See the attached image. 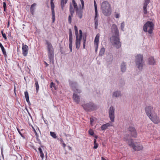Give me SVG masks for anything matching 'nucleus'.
I'll use <instances>...</instances> for the list:
<instances>
[{"instance_id": "obj_1", "label": "nucleus", "mask_w": 160, "mask_h": 160, "mask_svg": "<svg viewBox=\"0 0 160 160\" xmlns=\"http://www.w3.org/2000/svg\"><path fill=\"white\" fill-rule=\"evenodd\" d=\"M101 8L102 12L105 16H109L111 14V9L109 3L107 1H105L101 4Z\"/></svg>"}, {"instance_id": "obj_2", "label": "nucleus", "mask_w": 160, "mask_h": 160, "mask_svg": "<svg viewBox=\"0 0 160 160\" xmlns=\"http://www.w3.org/2000/svg\"><path fill=\"white\" fill-rule=\"evenodd\" d=\"M45 44L47 45L48 56L50 62H54V49L53 46L47 40H45Z\"/></svg>"}, {"instance_id": "obj_3", "label": "nucleus", "mask_w": 160, "mask_h": 160, "mask_svg": "<svg viewBox=\"0 0 160 160\" xmlns=\"http://www.w3.org/2000/svg\"><path fill=\"white\" fill-rule=\"evenodd\" d=\"M82 106L86 112H91L96 110L97 108V105L91 102L84 103L82 105Z\"/></svg>"}, {"instance_id": "obj_4", "label": "nucleus", "mask_w": 160, "mask_h": 160, "mask_svg": "<svg viewBox=\"0 0 160 160\" xmlns=\"http://www.w3.org/2000/svg\"><path fill=\"white\" fill-rule=\"evenodd\" d=\"M154 27V24L152 22L148 21L144 25L143 30L144 32H148L151 34L153 32Z\"/></svg>"}, {"instance_id": "obj_5", "label": "nucleus", "mask_w": 160, "mask_h": 160, "mask_svg": "<svg viewBox=\"0 0 160 160\" xmlns=\"http://www.w3.org/2000/svg\"><path fill=\"white\" fill-rule=\"evenodd\" d=\"M143 56L141 54H138L135 57V62L136 65L139 70H141L142 69V67L144 64L143 61Z\"/></svg>"}, {"instance_id": "obj_6", "label": "nucleus", "mask_w": 160, "mask_h": 160, "mask_svg": "<svg viewBox=\"0 0 160 160\" xmlns=\"http://www.w3.org/2000/svg\"><path fill=\"white\" fill-rule=\"evenodd\" d=\"M111 42L115 45L117 48H119L121 46L120 42L119 36L113 35L110 38Z\"/></svg>"}, {"instance_id": "obj_7", "label": "nucleus", "mask_w": 160, "mask_h": 160, "mask_svg": "<svg viewBox=\"0 0 160 160\" xmlns=\"http://www.w3.org/2000/svg\"><path fill=\"white\" fill-rule=\"evenodd\" d=\"M131 140V143H129V145L132 147L135 151H138L142 150L143 147L142 145L137 143H134L133 141Z\"/></svg>"}, {"instance_id": "obj_8", "label": "nucleus", "mask_w": 160, "mask_h": 160, "mask_svg": "<svg viewBox=\"0 0 160 160\" xmlns=\"http://www.w3.org/2000/svg\"><path fill=\"white\" fill-rule=\"evenodd\" d=\"M108 115L111 121L112 122L114 121L115 118V108L112 106L108 109Z\"/></svg>"}, {"instance_id": "obj_9", "label": "nucleus", "mask_w": 160, "mask_h": 160, "mask_svg": "<svg viewBox=\"0 0 160 160\" xmlns=\"http://www.w3.org/2000/svg\"><path fill=\"white\" fill-rule=\"evenodd\" d=\"M149 118L155 124H158L160 122L159 117L157 116V114L155 112L149 117Z\"/></svg>"}, {"instance_id": "obj_10", "label": "nucleus", "mask_w": 160, "mask_h": 160, "mask_svg": "<svg viewBox=\"0 0 160 160\" xmlns=\"http://www.w3.org/2000/svg\"><path fill=\"white\" fill-rule=\"evenodd\" d=\"M153 109V107L152 106H148L145 107V110L147 115L148 117L155 112Z\"/></svg>"}, {"instance_id": "obj_11", "label": "nucleus", "mask_w": 160, "mask_h": 160, "mask_svg": "<svg viewBox=\"0 0 160 160\" xmlns=\"http://www.w3.org/2000/svg\"><path fill=\"white\" fill-rule=\"evenodd\" d=\"M94 6L95 8V16L94 18V22L95 25V28L97 29L98 26V10L97 4L95 0L94 1Z\"/></svg>"}, {"instance_id": "obj_12", "label": "nucleus", "mask_w": 160, "mask_h": 160, "mask_svg": "<svg viewBox=\"0 0 160 160\" xmlns=\"http://www.w3.org/2000/svg\"><path fill=\"white\" fill-rule=\"evenodd\" d=\"M111 31L113 35L119 36V30L115 24H113L112 26Z\"/></svg>"}, {"instance_id": "obj_13", "label": "nucleus", "mask_w": 160, "mask_h": 160, "mask_svg": "<svg viewBox=\"0 0 160 160\" xmlns=\"http://www.w3.org/2000/svg\"><path fill=\"white\" fill-rule=\"evenodd\" d=\"M22 53L24 56L27 55L28 52V47L26 45H24L23 43L22 44Z\"/></svg>"}, {"instance_id": "obj_14", "label": "nucleus", "mask_w": 160, "mask_h": 160, "mask_svg": "<svg viewBox=\"0 0 160 160\" xmlns=\"http://www.w3.org/2000/svg\"><path fill=\"white\" fill-rule=\"evenodd\" d=\"M53 1H52L51 0L50 1L51 6L52 15V22H54L55 19V14L54 10V4L53 2Z\"/></svg>"}, {"instance_id": "obj_15", "label": "nucleus", "mask_w": 160, "mask_h": 160, "mask_svg": "<svg viewBox=\"0 0 160 160\" xmlns=\"http://www.w3.org/2000/svg\"><path fill=\"white\" fill-rule=\"evenodd\" d=\"M128 131L131 132V134L132 137L136 138L137 136V134L136 130L134 127L130 126L128 128Z\"/></svg>"}, {"instance_id": "obj_16", "label": "nucleus", "mask_w": 160, "mask_h": 160, "mask_svg": "<svg viewBox=\"0 0 160 160\" xmlns=\"http://www.w3.org/2000/svg\"><path fill=\"white\" fill-rule=\"evenodd\" d=\"M73 99L77 104H78L80 102V96L77 94L74 93L73 95Z\"/></svg>"}, {"instance_id": "obj_17", "label": "nucleus", "mask_w": 160, "mask_h": 160, "mask_svg": "<svg viewBox=\"0 0 160 160\" xmlns=\"http://www.w3.org/2000/svg\"><path fill=\"white\" fill-rule=\"evenodd\" d=\"M122 95L121 91L119 90H117L114 91L112 94V98H118L121 96Z\"/></svg>"}, {"instance_id": "obj_18", "label": "nucleus", "mask_w": 160, "mask_h": 160, "mask_svg": "<svg viewBox=\"0 0 160 160\" xmlns=\"http://www.w3.org/2000/svg\"><path fill=\"white\" fill-rule=\"evenodd\" d=\"M82 9H78L76 10V15L80 19L82 18V16L83 11Z\"/></svg>"}, {"instance_id": "obj_19", "label": "nucleus", "mask_w": 160, "mask_h": 160, "mask_svg": "<svg viewBox=\"0 0 160 160\" xmlns=\"http://www.w3.org/2000/svg\"><path fill=\"white\" fill-rule=\"evenodd\" d=\"M148 64L150 65H154L156 64L155 61L152 57H150L148 59Z\"/></svg>"}, {"instance_id": "obj_20", "label": "nucleus", "mask_w": 160, "mask_h": 160, "mask_svg": "<svg viewBox=\"0 0 160 160\" xmlns=\"http://www.w3.org/2000/svg\"><path fill=\"white\" fill-rule=\"evenodd\" d=\"M69 83L70 86L72 88L73 90L76 88L77 84L76 82L69 80Z\"/></svg>"}, {"instance_id": "obj_21", "label": "nucleus", "mask_w": 160, "mask_h": 160, "mask_svg": "<svg viewBox=\"0 0 160 160\" xmlns=\"http://www.w3.org/2000/svg\"><path fill=\"white\" fill-rule=\"evenodd\" d=\"M124 139L125 141L127 142V143L129 144V143H131V140H132V141H133L132 139L130 138V137L128 135L126 134L125 135L124 137Z\"/></svg>"}, {"instance_id": "obj_22", "label": "nucleus", "mask_w": 160, "mask_h": 160, "mask_svg": "<svg viewBox=\"0 0 160 160\" xmlns=\"http://www.w3.org/2000/svg\"><path fill=\"white\" fill-rule=\"evenodd\" d=\"M81 41L79 40L78 39L77 37V39H76L75 41V46L76 48L77 49H78L80 46Z\"/></svg>"}, {"instance_id": "obj_23", "label": "nucleus", "mask_w": 160, "mask_h": 160, "mask_svg": "<svg viewBox=\"0 0 160 160\" xmlns=\"http://www.w3.org/2000/svg\"><path fill=\"white\" fill-rule=\"evenodd\" d=\"M111 126V124L109 123H107L103 124L101 127V129L102 130H104L107 128Z\"/></svg>"}, {"instance_id": "obj_24", "label": "nucleus", "mask_w": 160, "mask_h": 160, "mask_svg": "<svg viewBox=\"0 0 160 160\" xmlns=\"http://www.w3.org/2000/svg\"><path fill=\"white\" fill-rule=\"evenodd\" d=\"M99 38V34H98L96 35L94 41V44H98Z\"/></svg>"}, {"instance_id": "obj_25", "label": "nucleus", "mask_w": 160, "mask_h": 160, "mask_svg": "<svg viewBox=\"0 0 160 160\" xmlns=\"http://www.w3.org/2000/svg\"><path fill=\"white\" fill-rule=\"evenodd\" d=\"M121 69L122 72H124L126 70V64L124 62L122 63L121 65Z\"/></svg>"}, {"instance_id": "obj_26", "label": "nucleus", "mask_w": 160, "mask_h": 160, "mask_svg": "<svg viewBox=\"0 0 160 160\" xmlns=\"http://www.w3.org/2000/svg\"><path fill=\"white\" fill-rule=\"evenodd\" d=\"M25 96V97L26 99V101L29 104L30 103V102L29 100V97L28 95V92L27 91H25L24 92Z\"/></svg>"}, {"instance_id": "obj_27", "label": "nucleus", "mask_w": 160, "mask_h": 160, "mask_svg": "<svg viewBox=\"0 0 160 160\" xmlns=\"http://www.w3.org/2000/svg\"><path fill=\"white\" fill-rule=\"evenodd\" d=\"M69 11L72 16H73V14L74 12V10L71 4H70Z\"/></svg>"}, {"instance_id": "obj_28", "label": "nucleus", "mask_w": 160, "mask_h": 160, "mask_svg": "<svg viewBox=\"0 0 160 160\" xmlns=\"http://www.w3.org/2000/svg\"><path fill=\"white\" fill-rule=\"evenodd\" d=\"M105 50V48L104 47L102 48L99 51V55L100 56H102L104 54V53Z\"/></svg>"}, {"instance_id": "obj_29", "label": "nucleus", "mask_w": 160, "mask_h": 160, "mask_svg": "<svg viewBox=\"0 0 160 160\" xmlns=\"http://www.w3.org/2000/svg\"><path fill=\"white\" fill-rule=\"evenodd\" d=\"M38 150L39 152L40 156L43 159L44 158V154L42 150V148H39L38 149Z\"/></svg>"}, {"instance_id": "obj_30", "label": "nucleus", "mask_w": 160, "mask_h": 160, "mask_svg": "<svg viewBox=\"0 0 160 160\" xmlns=\"http://www.w3.org/2000/svg\"><path fill=\"white\" fill-rule=\"evenodd\" d=\"M35 137L36 139H37V140L38 142V143L40 144H41V142L39 139V136L38 134V133L36 132L35 131Z\"/></svg>"}, {"instance_id": "obj_31", "label": "nucleus", "mask_w": 160, "mask_h": 160, "mask_svg": "<svg viewBox=\"0 0 160 160\" xmlns=\"http://www.w3.org/2000/svg\"><path fill=\"white\" fill-rule=\"evenodd\" d=\"M72 0V2L74 8L75 10H76L78 9V6L77 5V4L75 2V0Z\"/></svg>"}, {"instance_id": "obj_32", "label": "nucleus", "mask_w": 160, "mask_h": 160, "mask_svg": "<svg viewBox=\"0 0 160 160\" xmlns=\"http://www.w3.org/2000/svg\"><path fill=\"white\" fill-rule=\"evenodd\" d=\"M86 35H85V36H84L83 38H82V41L83 42V48H85V44L86 42Z\"/></svg>"}, {"instance_id": "obj_33", "label": "nucleus", "mask_w": 160, "mask_h": 160, "mask_svg": "<svg viewBox=\"0 0 160 160\" xmlns=\"http://www.w3.org/2000/svg\"><path fill=\"white\" fill-rule=\"evenodd\" d=\"M35 86L36 87V89L37 92H38L39 88V86L38 84V82L37 80H36V79L35 80Z\"/></svg>"}, {"instance_id": "obj_34", "label": "nucleus", "mask_w": 160, "mask_h": 160, "mask_svg": "<svg viewBox=\"0 0 160 160\" xmlns=\"http://www.w3.org/2000/svg\"><path fill=\"white\" fill-rule=\"evenodd\" d=\"M150 1V0H144L143 6L147 7V5L149 3Z\"/></svg>"}, {"instance_id": "obj_35", "label": "nucleus", "mask_w": 160, "mask_h": 160, "mask_svg": "<svg viewBox=\"0 0 160 160\" xmlns=\"http://www.w3.org/2000/svg\"><path fill=\"white\" fill-rule=\"evenodd\" d=\"M73 91L74 92V93L76 94V93H80L81 92V91L79 89H77L76 88L73 89Z\"/></svg>"}, {"instance_id": "obj_36", "label": "nucleus", "mask_w": 160, "mask_h": 160, "mask_svg": "<svg viewBox=\"0 0 160 160\" xmlns=\"http://www.w3.org/2000/svg\"><path fill=\"white\" fill-rule=\"evenodd\" d=\"M50 133L51 136L53 138L55 139L57 138V136L55 132H51Z\"/></svg>"}, {"instance_id": "obj_37", "label": "nucleus", "mask_w": 160, "mask_h": 160, "mask_svg": "<svg viewBox=\"0 0 160 160\" xmlns=\"http://www.w3.org/2000/svg\"><path fill=\"white\" fill-rule=\"evenodd\" d=\"M78 36L79 34L78 33V36H76V39H77V37L78 39L80 40V41H81V40L82 38V34H79V37H78Z\"/></svg>"}, {"instance_id": "obj_38", "label": "nucleus", "mask_w": 160, "mask_h": 160, "mask_svg": "<svg viewBox=\"0 0 160 160\" xmlns=\"http://www.w3.org/2000/svg\"><path fill=\"white\" fill-rule=\"evenodd\" d=\"M1 48L2 50V52L3 53V54L5 56L6 55H7L6 52L5 50L4 47H3H3Z\"/></svg>"}, {"instance_id": "obj_39", "label": "nucleus", "mask_w": 160, "mask_h": 160, "mask_svg": "<svg viewBox=\"0 0 160 160\" xmlns=\"http://www.w3.org/2000/svg\"><path fill=\"white\" fill-rule=\"evenodd\" d=\"M125 26V24L124 22H122L121 23V28L122 31H124V28Z\"/></svg>"}, {"instance_id": "obj_40", "label": "nucleus", "mask_w": 160, "mask_h": 160, "mask_svg": "<svg viewBox=\"0 0 160 160\" xmlns=\"http://www.w3.org/2000/svg\"><path fill=\"white\" fill-rule=\"evenodd\" d=\"M74 30L75 31V33L76 36H78V28L76 26H75L74 27Z\"/></svg>"}, {"instance_id": "obj_41", "label": "nucleus", "mask_w": 160, "mask_h": 160, "mask_svg": "<svg viewBox=\"0 0 160 160\" xmlns=\"http://www.w3.org/2000/svg\"><path fill=\"white\" fill-rule=\"evenodd\" d=\"M147 7L143 6V13L145 14H146L147 13Z\"/></svg>"}, {"instance_id": "obj_42", "label": "nucleus", "mask_w": 160, "mask_h": 160, "mask_svg": "<svg viewBox=\"0 0 160 160\" xmlns=\"http://www.w3.org/2000/svg\"><path fill=\"white\" fill-rule=\"evenodd\" d=\"M36 4L35 3H34L32 4L30 8V10H34V7L36 6Z\"/></svg>"}, {"instance_id": "obj_43", "label": "nucleus", "mask_w": 160, "mask_h": 160, "mask_svg": "<svg viewBox=\"0 0 160 160\" xmlns=\"http://www.w3.org/2000/svg\"><path fill=\"white\" fill-rule=\"evenodd\" d=\"M89 133L91 135L93 136L94 134L93 130L91 129H90L88 131Z\"/></svg>"}, {"instance_id": "obj_44", "label": "nucleus", "mask_w": 160, "mask_h": 160, "mask_svg": "<svg viewBox=\"0 0 160 160\" xmlns=\"http://www.w3.org/2000/svg\"><path fill=\"white\" fill-rule=\"evenodd\" d=\"M72 16L71 15H70L68 16V22L69 23L71 24L72 22Z\"/></svg>"}, {"instance_id": "obj_45", "label": "nucleus", "mask_w": 160, "mask_h": 160, "mask_svg": "<svg viewBox=\"0 0 160 160\" xmlns=\"http://www.w3.org/2000/svg\"><path fill=\"white\" fill-rule=\"evenodd\" d=\"M69 46L70 52H71L72 51V43L69 42Z\"/></svg>"}, {"instance_id": "obj_46", "label": "nucleus", "mask_w": 160, "mask_h": 160, "mask_svg": "<svg viewBox=\"0 0 160 160\" xmlns=\"http://www.w3.org/2000/svg\"><path fill=\"white\" fill-rule=\"evenodd\" d=\"M17 130L18 131V132L19 133L20 135L22 137L24 138V137L23 136V135L22 134L21 132V131H20V130L18 128H17Z\"/></svg>"}, {"instance_id": "obj_47", "label": "nucleus", "mask_w": 160, "mask_h": 160, "mask_svg": "<svg viewBox=\"0 0 160 160\" xmlns=\"http://www.w3.org/2000/svg\"><path fill=\"white\" fill-rule=\"evenodd\" d=\"M68 0H61V4H66Z\"/></svg>"}, {"instance_id": "obj_48", "label": "nucleus", "mask_w": 160, "mask_h": 160, "mask_svg": "<svg viewBox=\"0 0 160 160\" xmlns=\"http://www.w3.org/2000/svg\"><path fill=\"white\" fill-rule=\"evenodd\" d=\"M90 124L92 125L93 123V122L94 120L93 118H90Z\"/></svg>"}, {"instance_id": "obj_49", "label": "nucleus", "mask_w": 160, "mask_h": 160, "mask_svg": "<svg viewBox=\"0 0 160 160\" xmlns=\"http://www.w3.org/2000/svg\"><path fill=\"white\" fill-rule=\"evenodd\" d=\"M69 42L72 43V36H69Z\"/></svg>"}, {"instance_id": "obj_50", "label": "nucleus", "mask_w": 160, "mask_h": 160, "mask_svg": "<svg viewBox=\"0 0 160 160\" xmlns=\"http://www.w3.org/2000/svg\"><path fill=\"white\" fill-rule=\"evenodd\" d=\"M81 3L82 4V9H83V7L84 6V2L83 0H80Z\"/></svg>"}, {"instance_id": "obj_51", "label": "nucleus", "mask_w": 160, "mask_h": 160, "mask_svg": "<svg viewBox=\"0 0 160 160\" xmlns=\"http://www.w3.org/2000/svg\"><path fill=\"white\" fill-rule=\"evenodd\" d=\"M2 37H3V38H4V39L5 40H6L7 39V38L6 36L5 33H4V34H2Z\"/></svg>"}, {"instance_id": "obj_52", "label": "nucleus", "mask_w": 160, "mask_h": 160, "mask_svg": "<svg viewBox=\"0 0 160 160\" xmlns=\"http://www.w3.org/2000/svg\"><path fill=\"white\" fill-rule=\"evenodd\" d=\"M69 36H72V31L70 29L69 30Z\"/></svg>"}, {"instance_id": "obj_53", "label": "nucleus", "mask_w": 160, "mask_h": 160, "mask_svg": "<svg viewBox=\"0 0 160 160\" xmlns=\"http://www.w3.org/2000/svg\"><path fill=\"white\" fill-rule=\"evenodd\" d=\"M95 47V52H96L98 51V44H94Z\"/></svg>"}, {"instance_id": "obj_54", "label": "nucleus", "mask_w": 160, "mask_h": 160, "mask_svg": "<svg viewBox=\"0 0 160 160\" xmlns=\"http://www.w3.org/2000/svg\"><path fill=\"white\" fill-rule=\"evenodd\" d=\"M3 7L4 8V9H5V8H6V3L5 2H3Z\"/></svg>"}, {"instance_id": "obj_55", "label": "nucleus", "mask_w": 160, "mask_h": 160, "mask_svg": "<svg viewBox=\"0 0 160 160\" xmlns=\"http://www.w3.org/2000/svg\"><path fill=\"white\" fill-rule=\"evenodd\" d=\"M98 144H94V147L93 148L94 149H97L98 148Z\"/></svg>"}, {"instance_id": "obj_56", "label": "nucleus", "mask_w": 160, "mask_h": 160, "mask_svg": "<svg viewBox=\"0 0 160 160\" xmlns=\"http://www.w3.org/2000/svg\"><path fill=\"white\" fill-rule=\"evenodd\" d=\"M115 17L116 18H118L120 17L119 14L118 13H117L116 14Z\"/></svg>"}, {"instance_id": "obj_57", "label": "nucleus", "mask_w": 160, "mask_h": 160, "mask_svg": "<svg viewBox=\"0 0 160 160\" xmlns=\"http://www.w3.org/2000/svg\"><path fill=\"white\" fill-rule=\"evenodd\" d=\"M65 4H61V8L62 10H63L64 7V5Z\"/></svg>"}, {"instance_id": "obj_58", "label": "nucleus", "mask_w": 160, "mask_h": 160, "mask_svg": "<svg viewBox=\"0 0 160 160\" xmlns=\"http://www.w3.org/2000/svg\"><path fill=\"white\" fill-rule=\"evenodd\" d=\"M30 12L32 15H33L34 14V10H30Z\"/></svg>"}, {"instance_id": "obj_59", "label": "nucleus", "mask_w": 160, "mask_h": 160, "mask_svg": "<svg viewBox=\"0 0 160 160\" xmlns=\"http://www.w3.org/2000/svg\"><path fill=\"white\" fill-rule=\"evenodd\" d=\"M54 85H55L54 83H53V82H52L51 83L50 85H51V87L53 86Z\"/></svg>"}, {"instance_id": "obj_60", "label": "nucleus", "mask_w": 160, "mask_h": 160, "mask_svg": "<svg viewBox=\"0 0 160 160\" xmlns=\"http://www.w3.org/2000/svg\"><path fill=\"white\" fill-rule=\"evenodd\" d=\"M62 147H63V148H65V147H66V144H65L64 143V142H63L62 143Z\"/></svg>"}, {"instance_id": "obj_61", "label": "nucleus", "mask_w": 160, "mask_h": 160, "mask_svg": "<svg viewBox=\"0 0 160 160\" xmlns=\"http://www.w3.org/2000/svg\"><path fill=\"white\" fill-rule=\"evenodd\" d=\"M79 34H82V32L81 30L80 29L79 30Z\"/></svg>"}, {"instance_id": "obj_62", "label": "nucleus", "mask_w": 160, "mask_h": 160, "mask_svg": "<svg viewBox=\"0 0 160 160\" xmlns=\"http://www.w3.org/2000/svg\"><path fill=\"white\" fill-rule=\"evenodd\" d=\"M44 63L46 65V67H48V64L46 62H44Z\"/></svg>"}, {"instance_id": "obj_63", "label": "nucleus", "mask_w": 160, "mask_h": 160, "mask_svg": "<svg viewBox=\"0 0 160 160\" xmlns=\"http://www.w3.org/2000/svg\"><path fill=\"white\" fill-rule=\"evenodd\" d=\"M97 144L96 143V139H95L94 140V144Z\"/></svg>"}, {"instance_id": "obj_64", "label": "nucleus", "mask_w": 160, "mask_h": 160, "mask_svg": "<svg viewBox=\"0 0 160 160\" xmlns=\"http://www.w3.org/2000/svg\"><path fill=\"white\" fill-rule=\"evenodd\" d=\"M3 47V45H2V43L0 42V47L1 48Z\"/></svg>"}]
</instances>
